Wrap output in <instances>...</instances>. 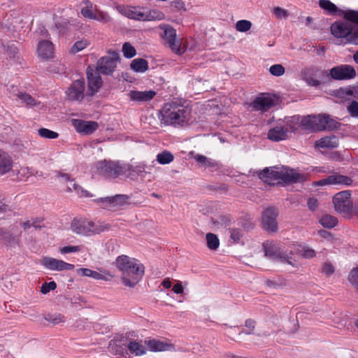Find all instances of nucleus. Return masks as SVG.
I'll list each match as a JSON object with an SVG mask.
<instances>
[{"label":"nucleus","instance_id":"c756f323","mask_svg":"<svg viewBox=\"0 0 358 358\" xmlns=\"http://www.w3.org/2000/svg\"><path fill=\"white\" fill-rule=\"evenodd\" d=\"M130 67L135 72L143 73L148 69V62L143 58L134 59L131 61Z\"/></svg>","mask_w":358,"mask_h":358},{"label":"nucleus","instance_id":"774afa93","mask_svg":"<svg viewBox=\"0 0 358 358\" xmlns=\"http://www.w3.org/2000/svg\"><path fill=\"white\" fill-rule=\"evenodd\" d=\"M194 159L201 166H204L206 163L208 162V158L206 156L201 155H196L194 157Z\"/></svg>","mask_w":358,"mask_h":358},{"label":"nucleus","instance_id":"680f3d73","mask_svg":"<svg viewBox=\"0 0 358 358\" xmlns=\"http://www.w3.org/2000/svg\"><path fill=\"white\" fill-rule=\"evenodd\" d=\"M335 271L334 266L330 262H325L322 267V272L327 275L333 274Z\"/></svg>","mask_w":358,"mask_h":358},{"label":"nucleus","instance_id":"b1692460","mask_svg":"<svg viewBox=\"0 0 358 358\" xmlns=\"http://www.w3.org/2000/svg\"><path fill=\"white\" fill-rule=\"evenodd\" d=\"M127 338L121 336L120 338L110 341L109 348L115 355L124 356L127 355Z\"/></svg>","mask_w":358,"mask_h":358},{"label":"nucleus","instance_id":"f257e3e1","mask_svg":"<svg viewBox=\"0 0 358 358\" xmlns=\"http://www.w3.org/2000/svg\"><path fill=\"white\" fill-rule=\"evenodd\" d=\"M159 120L164 125L184 127L192 123V108L181 101L166 103L160 110Z\"/></svg>","mask_w":358,"mask_h":358},{"label":"nucleus","instance_id":"864d4df0","mask_svg":"<svg viewBox=\"0 0 358 358\" xmlns=\"http://www.w3.org/2000/svg\"><path fill=\"white\" fill-rule=\"evenodd\" d=\"M81 249L82 247L80 245H68L60 248V252L62 254H67L80 252Z\"/></svg>","mask_w":358,"mask_h":358},{"label":"nucleus","instance_id":"79ce46f5","mask_svg":"<svg viewBox=\"0 0 358 358\" xmlns=\"http://www.w3.org/2000/svg\"><path fill=\"white\" fill-rule=\"evenodd\" d=\"M145 21H151V20H160L164 19V15L162 12L158 10H152L148 13H145Z\"/></svg>","mask_w":358,"mask_h":358},{"label":"nucleus","instance_id":"473e14b6","mask_svg":"<svg viewBox=\"0 0 358 358\" xmlns=\"http://www.w3.org/2000/svg\"><path fill=\"white\" fill-rule=\"evenodd\" d=\"M129 196L126 194H116L113 196V210H118L129 203Z\"/></svg>","mask_w":358,"mask_h":358},{"label":"nucleus","instance_id":"e433bc0d","mask_svg":"<svg viewBox=\"0 0 358 358\" xmlns=\"http://www.w3.org/2000/svg\"><path fill=\"white\" fill-rule=\"evenodd\" d=\"M44 319L53 324H58L66 321L65 317L61 313H57L45 314Z\"/></svg>","mask_w":358,"mask_h":358},{"label":"nucleus","instance_id":"a878e982","mask_svg":"<svg viewBox=\"0 0 358 358\" xmlns=\"http://www.w3.org/2000/svg\"><path fill=\"white\" fill-rule=\"evenodd\" d=\"M12 157L6 152L0 150V174L4 175L13 169Z\"/></svg>","mask_w":358,"mask_h":358},{"label":"nucleus","instance_id":"6e6552de","mask_svg":"<svg viewBox=\"0 0 358 358\" xmlns=\"http://www.w3.org/2000/svg\"><path fill=\"white\" fill-rule=\"evenodd\" d=\"M319 6L320 8L327 10L331 14H342L345 20L350 21L353 24H358V10H349L344 11L340 10L329 0H319Z\"/></svg>","mask_w":358,"mask_h":358},{"label":"nucleus","instance_id":"c9c22d12","mask_svg":"<svg viewBox=\"0 0 358 358\" xmlns=\"http://www.w3.org/2000/svg\"><path fill=\"white\" fill-rule=\"evenodd\" d=\"M145 343L148 345V348L151 351L157 352L164 351L166 350L167 344L164 342L152 339L148 341V342L146 341Z\"/></svg>","mask_w":358,"mask_h":358},{"label":"nucleus","instance_id":"9d476101","mask_svg":"<svg viewBox=\"0 0 358 358\" xmlns=\"http://www.w3.org/2000/svg\"><path fill=\"white\" fill-rule=\"evenodd\" d=\"M351 23V22L348 20L334 22L330 27L331 34L337 38L344 39L345 43H348L353 29V26Z\"/></svg>","mask_w":358,"mask_h":358},{"label":"nucleus","instance_id":"09e8293b","mask_svg":"<svg viewBox=\"0 0 358 358\" xmlns=\"http://www.w3.org/2000/svg\"><path fill=\"white\" fill-rule=\"evenodd\" d=\"M72 190L75 191L80 196L86 197L90 196L87 191L83 189L81 186L76 182L72 183V187L70 186L68 187V191Z\"/></svg>","mask_w":358,"mask_h":358},{"label":"nucleus","instance_id":"0e129e2a","mask_svg":"<svg viewBox=\"0 0 358 358\" xmlns=\"http://www.w3.org/2000/svg\"><path fill=\"white\" fill-rule=\"evenodd\" d=\"M81 14L85 17L90 19H96V16L93 14L92 10L88 7H85L81 9Z\"/></svg>","mask_w":358,"mask_h":358},{"label":"nucleus","instance_id":"dca6fc26","mask_svg":"<svg viewBox=\"0 0 358 358\" xmlns=\"http://www.w3.org/2000/svg\"><path fill=\"white\" fill-rule=\"evenodd\" d=\"M85 83L84 79L75 80L66 92L68 99L81 102L85 98Z\"/></svg>","mask_w":358,"mask_h":358},{"label":"nucleus","instance_id":"cd10ccee","mask_svg":"<svg viewBox=\"0 0 358 358\" xmlns=\"http://www.w3.org/2000/svg\"><path fill=\"white\" fill-rule=\"evenodd\" d=\"M338 146V138L335 135L325 136L315 142V147L333 149Z\"/></svg>","mask_w":358,"mask_h":358},{"label":"nucleus","instance_id":"4be33fe9","mask_svg":"<svg viewBox=\"0 0 358 358\" xmlns=\"http://www.w3.org/2000/svg\"><path fill=\"white\" fill-rule=\"evenodd\" d=\"M274 99L269 95L262 94L261 96L257 97L251 103V106L255 110H261L266 112L271 108L275 106Z\"/></svg>","mask_w":358,"mask_h":358},{"label":"nucleus","instance_id":"39448f33","mask_svg":"<svg viewBox=\"0 0 358 358\" xmlns=\"http://www.w3.org/2000/svg\"><path fill=\"white\" fill-rule=\"evenodd\" d=\"M71 227L72 231L78 234L90 236L108 231L110 226L108 224L100 222L95 223L87 220L74 219L71 222Z\"/></svg>","mask_w":358,"mask_h":358},{"label":"nucleus","instance_id":"412c9836","mask_svg":"<svg viewBox=\"0 0 358 358\" xmlns=\"http://www.w3.org/2000/svg\"><path fill=\"white\" fill-rule=\"evenodd\" d=\"M156 95V92L154 90L148 91H138L130 90L127 96L130 101L141 103L151 101Z\"/></svg>","mask_w":358,"mask_h":358},{"label":"nucleus","instance_id":"c85d7f7f","mask_svg":"<svg viewBox=\"0 0 358 358\" xmlns=\"http://www.w3.org/2000/svg\"><path fill=\"white\" fill-rule=\"evenodd\" d=\"M63 260L45 257L41 259V265L52 271H62Z\"/></svg>","mask_w":358,"mask_h":358},{"label":"nucleus","instance_id":"9b49d317","mask_svg":"<svg viewBox=\"0 0 358 358\" xmlns=\"http://www.w3.org/2000/svg\"><path fill=\"white\" fill-rule=\"evenodd\" d=\"M119 59L117 52H111L109 57H102L97 62L96 70L103 75H110L115 71Z\"/></svg>","mask_w":358,"mask_h":358},{"label":"nucleus","instance_id":"f704fd0d","mask_svg":"<svg viewBox=\"0 0 358 358\" xmlns=\"http://www.w3.org/2000/svg\"><path fill=\"white\" fill-rule=\"evenodd\" d=\"M320 223L324 227L331 229L336 227L338 224V219L336 217H334L330 215H323L320 220Z\"/></svg>","mask_w":358,"mask_h":358},{"label":"nucleus","instance_id":"a18cd8bd","mask_svg":"<svg viewBox=\"0 0 358 358\" xmlns=\"http://www.w3.org/2000/svg\"><path fill=\"white\" fill-rule=\"evenodd\" d=\"M38 134L40 136L49 138V139H55L57 138L59 136L58 133L51 131L48 129L41 128L38 129Z\"/></svg>","mask_w":358,"mask_h":358},{"label":"nucleus","instance_id":"603ef678","mask_svg":"<svg viewBox=\"0 0 358 358\" xmlns=\"http://www.w3.org/2000/svg\"><path fill=\"white\" fill-rule=\"evenodd\" d=\"M57 287V284L55 281H51L49 282H45L41 287V292L43 294H48L51 290H55Z\"/></svg>","mask_w":358,"mask_h":358},{"label":"nucleus","instance_id":"ddd939ff","mask_svg":"<svg viewBox=\"0 0 358 358\" xmlns=\"http://www.w3.org/2000/svg\"><path fill=\"white\" fill-rule=\"evenodd\" d=\"M263 248L265 256L274 262H291L287 259V257L282 252L281 249L273 241H266L263 243Z\"/></svg>","mask_w":358,"mask_h":358},{"label":"nucleus","instance_id":"13d9d810","mask_svg":"<svg viewBox=\"0 0 358 358\" xmlns=\"http://www.w3.org/2000/svg\"><path fill=\"white\" fill-rule=\"evenodd\" d=\"M348 43L358 45V27H353V29L351 35L350 36Z\"/></svg>","mask_w":358,"mask_h":358},{"label":"nucleus","instance_id":"1a4fd4ad","mask_svg":"<svg viewBox=\"0 0 358 358\" xmlns=\"http://www.w3.org/2000/svg\"><path fill=\"white\" fill-rule=\"evenodd\" d=\"M351 190H344L336 193L333 197L335 210L338 213H350L352 208Z\"/></svg>","mask_w":358,"mask_h":358},{"label":"nucleus","instance_id":"2f4dec72","mask_svg":"<svg viewBox=\"0 0 358 358\" xmlns=\"http://www.w3.org/2000/svg\"><path fill=\"white\" fill-rule=\"evenodd\" d=\"M301 117L299 115H294L287 120L286 124L284 127L287 128L288 132H296L300 127V122Z\"/></svg>","mask_w":358,"mask_h":358},{"label":"nucleus","instance_id":"37998d69","mask_svg":"<svg viewBox=\"0 0 358 358\" xmlns=\"http://www.w3.org/2000/svg\"><path fill=\"white\" fill-rule=\"evenodd\" d=\"M19 99L27 106H34L37 104L35 99H34L30 94L25 92H19L17 94Z\"/></svg>","mask_w":358,"mask_h":358},{"label":"nucleus","instance_id":"e2e57ef3","mask_svg":"<svg viewBox=\"0 0 358 358\" xmlns=\"http://www.w3.org/2000/svg\"><path fill=\"white\" fill-rule=\"evenodd\" d=\"M256 324V321L251 318L247 319L245 321V327L248 329V330L252 332H255Z\"/></svg>","mask_w":358,"mask_h":358},{"label":"nucleus","instance_id":"58836bf2","mask_svg":"<svg viewBox=\"0 0 358 358\" xmlns=\"http://www.w3.org/2000/svg\"><path fill=\"white\" fill-rule=\"evenodd\" d=\"M174 159L173 155L167 150H164L157 155V160L160 164H167Z\"/></svg>","mask_w":358,"mask_h":358},{"label":"nucleus","instance_id":"5fc2aeb1","mask_svg":"<svg viewBox=\"0 0 358 358\" xmlns=\"http://www.w3.org/2000/svg\"><path fill=\"white\" fill-rule=\"evenodd\" d=\"M87 45V42L86 41H76L71 48V52L73 53H77L85 48Z\"/></svg>","mask_w":358,"mask_h":358},{"label":"nucleus","instance_id":"a19ab883","mask_svg":"<svg viewBox=\"0 0 358 358\" xmlns=\"http://www.w3.org/2000/svg\"><path fill=\"white\" fill-rule=\"evenodd\" d=\"M122 52L124 57L129 59L134 57L136 54L134 47L128 42L123 44Z\"/></svg>","mask_w":358,"mask_h":358},{"label":"nucleus","instance_id":"bb28decb","mask_svg":"<svg viewBox=\"0 0 358 358\" xmlns=\"http://www.w3.org/2000/svg\"><path fill=\"white\" fill-rule=\"evenodd\" d=\"M287 128L284 127H275L268 132V138L273 141H280L286 139Z\"/></svg>","mask_w":358,"mask_h":358},{"label":"nucleus","instance_id":"2eb2a0df","mask_svg":"<svg viewBox=\"0 0 358 358\" xmlns=\"http://www.w3.org/2000/svg\"><path fill=\"white\" fill-rule=\"evenodd\" d=\"M100 73L96 70L94 71L91 66L87 68L86 74L88 87L87 95L90 97L93 96L102 85V79Z\"/></svg>","mask_w":358,"mask_h":358},{"label":"nucleus","instance_id":"ea45409f","mask_svg":"<svg viewBox=\"0 0 358 358\" xmlns=\"http://www.w3.org/2000/svg\"><path fill=\"white\" fill-rule=\"evenodd\" d=\"M102 208L113 210V196L101 197L94 200Z\"/></svg>","mask_w":358,"mask_h":358},{"label":"nucleus","instance_id":"aec40b11","mask_svg":"<svg viewBox=\"0 0 358 358\" xmlns=\"http://www.w3.org/2000/svg\"><path fill=\"white\" fill-rule=\"evenodd\" d=\"M353 184V180L347 176L334 173L320 180L318 185H341L345 186H351Z\"/></svg>","mask_w":358,"mask_h":358},{"label":"nucleus","instance_id":"49530a36","mask_svg":"<svg viewBox=\"0 0 358 358\" xmlns=\"http://www.w3.org/2000/svg\"><path fill=\"white\" fill-rule=\"evenodd\" d=\"M348 280L358 290V266L350 272Z\"/></svg>","mask_w":358,"mask_h":358},{"label":"nucleus","instance_id":"4c0bfd02","mask_svg":"<svg viewBox=\"0 0 358 358\" xmlns=\"http://www.w3.org/2000/svg\"><path fill=\"white\" fill-rule=\"evenodd\" d=\"M207 247L210 250H216L220 245V241L218 237L212 233H208L206 236Z\"/></svg>","mask_w":358,"mask_h":358},{"label":"nucleus","instance_id":"3c124183","mask_svg":"<svg viewBox=\"0 0 358 358\" xmlns=\"http://www.w3.org/2000/svg\"><path fill=\"white\" fill-rule=\"evenodd\" d=\"M171 7L175 11H186L185 3L182 0H173L171 2Z\"/></svg>","mask_w":358,"mask_h":358},{"label":"nucleus","instance_id":"6ab92c4d","mask_svg":"<svg viewBox=\"0 0 358 358\" xmlns=\"http://www.w3.org/2000/svg\"><path fill=\"white\" fill-rule=\"evenodd\" d=\"M21 233L14 235L5 228L0 227V245L8 248H15L20 242Z\"/></svg>","mask_w":358,"mask_h":358},{"label":"nucleus","instance_id":"f3484780","mask_svg":"<svg viewBox=\"0 0 358 358\" xmlns=\"http://www.w3.org/2000/svg\"><path fill=\"white\" fill-rule=\"evenodd\" d=\"M319 69L317 66H309L301 70L300 76L308 85L314 87H318L321 85V82L315 78Z\"/></svg>","mask_w":358,"mask_h":358},{"label":"nucleus","instance_id":"8fccbe9b","mask_svg":"<svg viewBox=\"0 0 358 358\" xmlns=\"http://www.w3.org/2000/svg\"><path fill=\"white\" fill-rule=\"evenodd\" d=\"M285 68L281 64H273L269 68V72L275 76H280L285 73Z\"/></svg>","mask_w":358,"mask_h":358},{"label":"nucleus","instance_id":"72a5a7b5","mask_svg":"<svg viewBox=\"0 0 358 358\" xmlns=\"http://www.w3.org/2000/svg\"><path fill=\"white\" fill-rule=\"evenodd\" d=\"M77 273L81 276L91 277L95 280H103L104 278L102 274L90 268H80L77 270Z\"/></svg>","mask_w":358,"mask_h":358},{"label":"nucleus","instance_id":"393cba45","mask_svg":"<svg viewBox=\"0 0 358 358\" xmlns=\"http://www.w3.org/2000/svg\"><path fill=\"white\" fill-rule=\"evenodd\" d=\"M120 12L129 19L145 21V13L141 11L138 7H124L120 10Z\"/></svg>","mask_w":358,"mask_h":358},{"label":"nucleus","instance_id":"69168bd1","mask_svg":"<svg viewBox=\"0 0 358 358\" xmlns=\"http://www.w3.org/2000/svg\"><path fill=\"white\" fill-rule=\"evenodd\" d=\"M307 206L311 211H314L318 206V201L315 198H310L307 201Z\"/></svg>","mask_w":358,"mask_h":358},{"label":"nucleus","instance_id":"4d7b16f0","mask_svg":"<svg viewBox=\"0 0 358 358\" xmlns=\"http://www.w3.org/2000/svg\"><path fill=\"white\" fill-rule=\"evenodd\" d=\"M301 255L303 257L306 259H310L316 255L315 251L308 247H303L301 250Z\"/></svg>","mask_w":358,"mask_h":358},{"label":"nucleus","instance_id":"0eeeda50","mask_svg":"<svg viewBox=\"0 0 358 358\" xmlns=\"http://www.w3.org/2000/svg\"><path fill=\"white\" fill-rule=\"evenodd\" d=\"M322 73H326L327 76L335 80H348L356 77L355 68L349 64H341L334 66L328 71H322Z\"/></svg>","mask_w":358,"mask_h":358},{"label":"nucleus","instance_id":"7ed1b4c3","mask_svg":"<svg viewBox=\"0 0 358 358\" xmlns=\"http://www.w3.org/2000/svg\"><path fill=\"white\" fill-rule=\"evenodd\" d=\"M114 265L122 272L121 281L127 287H134L141 280L145 273L143 264L127 255L118 256Z\"/></svg>","mask_w":358,"mask_h":358},{"label":"nucleus","instance_id":"f8f14e48","mask_svg":"<svg viewBox=\"0 0 358 358\" xmlns=\"http://www.w3.org/2000/svg\"><path fill=\"white\" fill-rule=\"evenodd\" d=\"M278 215V210L274 207L266 208L262 213V227L268 232H276L278 222L276 218Z\"/></svg>","mask_w":358,"mask_h":358},{"label":"nucleus","instance_id":"4468645a","mask_svg":"<svg viewBox=\"0 0 358 358\" xmlns=\"http://www.w3.org/2000/svg\"><path fill=\"white\" fill-rule=\"evenodd\" d=\"M160 28L164 31L162 37L171 50L176 53L180 54V42L179 40H176V30L169 24L161 25Z\"/></svg>","mask_w":358,"mask_h":358},{"label":"nucleus","instance_id":"338daca9","mask_svg":"<svg viewBox=\"0 0 358 358\" xmlns=\"http://www.w3.org/2000/svg\"><path fill=\"white\" fill-rule=\"evenodd\" d=\"M317 233L321 238H323L328 241H331L333 239V236H332L331 233H330L329 231H328L327 230L320 229L318 231Z\"/></svg>","mask_w":358,"mask_h":358},{"label":"nucleus","instance_id":"a211bd4d","mask_svg":"<svg viewBox=\"0 0 358 358\" xmlns=\"http://www.w3.org/2000/svg\"><path fill=\"white\" fill-rule=\"evenodd\" d=\"M71 122L77 132L85 135L93 134L99 127L98 123L94 121L73 119Z\"/></svg>","mask_w":358,"mask_h":358},{"label":"nucleus","instance_id":"bf43d9fd","mask_svg":"<svg viewBox=\"0 0 358 358\" xmlns=\"http://www.w3.org/2000/svg\"><path fill=\"white\" fill-rule=\"evenodd\" d=\"M273 13L278 18H286L288 16L287 10L280 7H275L273 10Z\"/></svg>","mask_w":358,"mask_h":358},{"label":"nucleus","instance_id":"de8ad7c7","mask_svg":"<svg viewBox=\"0 0 358 358\" xmlns=\"http://www.w3.org/2000/svg\"><path fill=\"white\" fill-rule=\"evenodd\" d=\"M347 111L352 117H358V101L352 100L347 106Z\"/></svg>","mask_w":358,"mask_h":358},{"label":"nucleus","instance_id":"20e7f679","mask_svg":"<svg viewBox=\"0 0 358 358\" xmlns=\"http://www.w3.org/2000/svg\"><path fill=\"white\" fill-rule=\"evenodd\" d=\"M341 126L340 122L327 114L303 117L300 122L301 128L310 132L335 131L339 129Z\"/></svg>","mask_w":358,"mask_h":358},{"label":"nucleus","instance_id":"f03ea898","mask_svg":"<svg viewBox=\"0 0 358 358\" xmlns=\"http://www.w3.org/2000/svg\"><path fill=\"white\" fill-rule=\"evenodd\" d=\"M259 178L268 185H275V181L280 180L286 185L307 181V174L296 172L295 169L289 166L266 167L262 171H257Z\"/></svg>","mask_w":358,"mask_h":358},{"label":"nucleus","instance_id":"c03bdc74","mask_svg":"<svg viewBox=\"0 0 358 358\" xmlns=\"http://www.w3.org/2000/svg\"><path fill=\"white\" fill-rule=\"evenodd\" d=\"M252 23L249 20H241L236 24V29L240 32H246L250 29Z\"/></svg>","mask_w":358,"mask_h":358},{"label":"nucleus","instance_id":"5701e85b","mask_svg":"<svg viewBox=\"0 0 358 358\" xmlns=\"http://www.w3.org/2000/svg\"><path fill=\"white\" fill-rule=\"evenodd\" d=\"M38 55L42 59H50L54 57V46L49 39L41 40L37 46Z\"/></svg>","mask_w":358,"mask_h":358},{"label":"nucleus","instance_id":"6e6d98bb","mask_svg":"<svg viewBox=\"0 0 358 358\" xmlns=\"http://www.w3.org/2000/svg\"><path fill=\"white\" fill-rule=\"evenodd\" d=\"M229 232H230V238L234 242L237 243L241 240V238L242 237V234L239 229H235V228L229 229Z\"/></svg>","mask_w":358,"mask_h":358},{"label":"nucleus","instance_id":"423d86ee","mask_svg":"<svg viewBox=\"0 0 358 358\" xmlns=\"http://www.w3.org/2000/svg\"><path fill=\"white\" fill-rule=\"evenodd\" d=\"M96 173L106 178H115L125 172V169L119 162L100 160L95 164Z\"/></svg>","mask_w":358,"mask_h":358},{"label":"nucleus","instance_id":"7c9ffc66","mask_svg":"<svg viewBox=\"0 0 358 358\" xmlns=\"http://www.w3.org/2000/svg\"><path fill=\"white\" fill-rule=\"evenodd\" d=\"M127 350L136 356H141L146 352V348L137 341H130L127 345Z\"/></svg>","mask_w":358,"mask_h":358},{"label":"nucleus","instance_id":"052dcab7","mask_svg":"<svg viewBox=\"0 0 358 358\" xmlns=\"http://www.w3.org/2000/svg\"><path fill=\"white\" fill-rule=\"evenodd\" d=\"M32 227L36 229H41L44 227L43 224L41 223L43 222V219L41 217H34L31 219Z\"/></svg>","mask_w":358,"mask_h":358}]
</instances>
